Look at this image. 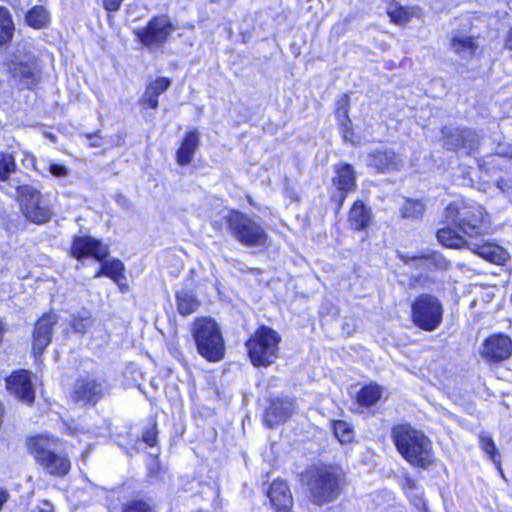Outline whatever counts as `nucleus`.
<instances>
[{
    "mask_svg": "<svg viewBox=\"0 0 512 512\" xmlns=\"http://www.w3.org/2000/svg\"><path fill=\"white\" fill-rule=\"evenodd\" d=\"M365 163L378 173L397 171L403 166V160L392 149L381 147L366 155Z\"/></svg>",
    "mask_w": 512,
    "mask_h": 512,
    "instance_id": "obj_18",
    "label": "nucleus"
},
{
    "mask_svg": "<svg viewBox=\"0 0 512 512\" xmlns=\"http://www.w3.org/2000/svg\"><path fill=\"white\" fill-rule=\"evenodd\" d=\"M497 186H498L501 190H503V191H504V190H505V187L507 186V184H506V182H505V181H503V180H499V181L497 182Z\"/></svg>",
    "mask_w": 512,
    "mask_h": 512,
    "instance_id": "obj_53",
    "label": "nucleus"
},
{
    "mask_svg": "<svg viewBox=\"0 0 512 512\" xmlns=\"http://www.w3.org/2000/svg\"><path fill=\"white\" fill-rule=\"evenodd\" d=\"M58 322L55 313L44 314L37 320L33 331V352L35 355L43 353L52 340L53 327Z\"/></svg>",
    "mask_w": 512,
    "mask_h": 512,
    "instance_id": "obj_20",
    "label": "nucleus"
},
{
    "mask_svg": "<svg viewBox=\"0 0 512 512\" xmlns=\"http://www.w3.org/2000/svg\"><path fill=\"white\" fill-rule=\"evenodd\" d=\"M437 239L443 246L448 248L465 247L494 264H503L508 258V253L501 246L485 242L481 237L465 239L464 236L458 234L454 229L449 227L439 229L437 232Z\"/></svg>",
    "mask_w": 512,
    "mask_h": 512,
    "instance_id": "obj_4",
    "label": "nucleus"
},
{
    "mask_svg": "<svg viewBox=\"0 0 512 512\" xmlns=\"http://www.w3.org/2000/svg\"><path fill=\"white\" fill-rule=\"evenodd\" d=\"M192 336L197 352L209 362L224 358L225 343L218 324L211 318H198L192 325Z\"/></svg>",
    "mask_w": 512,
    "mask_h": 512,
    "instance_id": "obj_5",
    "label": "nucleus"
},
{
    "mask_svg": "<svg viewBox=\"0 0 512 512\" xmlns=\"http://www.w3.org/2000/svg\"><path fill=\"white\" fill-rule=\"evenodd\" d=\"M300 482L307 488L309 501L323 506L334 502L340 496L345 478L341 468L313 465L300 474Z\"/></svg>",
    "mask_w": 512,
    "mask_h": 512,
    "instance_id": "obj_1",
    "label": "nucleus"
},
{
    "mask_svg": "<svg viewBox=\"0 0 512 512\" xmlns=\"http://www.w3.org/2000/svg\"><path fill=\"white\" fill-rule=\"evenodd\" d=\"M405 483L411 489H415L416 488V482L414 480L410 479V478H406L405 479Z\"/></svg>",
    "mask_w": 512,
    "mask_h": 512,
    "instance_id": "obj_51",
    "label": "nucleus"
},
{
    "mask_svg": "<svg viewBox=\"0 0 512 512\" xmlns=\"http://www.w3.org/2000/svg\"><path fill=\"white\" fill-rule=\"evenodd\" d=\"M200 145V133L197 129L186 132L179 149L176 152V161L180 166H187L193 160L194 154Z\"/></svg>",
    "mask_w": 512,
    "mask_h": 512,
    "instance_id": "obj_23",
    "label": "nucleus"
},
{
    "mask_svg": "<svg viewBox=\"0 0 512 512\" xmlns=\"http://www.w3.org/2000/svg\"><path fill=\"white\" fill-rule=\"evenodd\" d=\"M294 411V404L288 399L273 400L267 408L264 421L270 428L285 422L291 417Z\"/></svg>",
    "mask_w": 512,
    "mask_h": 512,
    "instance_id": "obj_21",
    "label": "nucleus"
},
{
    "mask_svg": "<svg viewBox=\"0 0 512 512\" xmlns=\"http://www.w3.org/2000/svg\"><path fill=\"white\" fill-rule=\"evenodd\" d=\"M333 431L335 437L342 443H350L354 439V430L352 426L343 420H337L334 421L333 424Z\"/></svg>",
    "mask_w": 512,
    "mask_h": 512,
    "instance_id": "obj_33",
    "label": "nucleus"
},
{
    "mask_svg": "<svg viewBox=\"0 0 512 512\" xmlns=\"http://www.w3.org/2000/svg\"><path fill=\"white\" fill-rule=\"evenodd\" d=\"M7 70L13 82L22 88L30 89L38 82V61L31 52L16 49L7 62Z\"/></svg>",
    "mask_w": 512,
    "mask_h": 512,
    "instance_id": "obj_11",
    "label": "nucleus"
},
{
    "mask_svg": "<svg viewBox=\"0 0 512 512\" xmlns=\"http://www.w3.org/2000/svg\"><path fill=\"white\" fill-rule=\"evenodd\" d=\"M480 446L485 451V453L489 456V458L496 464H500V461L497 459L499 457V454L497 452L496 446L494 441L486 436L481 435L479 437Z\"/></svg>",
    "mask_w": 512,
    "mask_h": 512,
    "instance_id": "obj_38",
    "label": "nucleus"
},
{
    "mask_svg": "<svg viewBox=\"0 0 512 512\" xmlns=\"http://www.w3.org/2000/svg\"><path fill=\"white\" fill-rule=\"evenodd\" d=\"M25 22L34 29H42L49 22V13L43 6H34L26 13Z\"/></svg>",
    "mask_w": 512,
    "mask_h": 512,
    "instance_id": "obj_31",
    "label": "nucleus"
},
{
    "mask_svg": "<svg viewBox=\"0 0 512 512\" xmlns=\"http://www.w3.org/2000/svg\"><path fill=\"white\" fill-rule=\"evenodd\" d=\"M171 85V80L166 77H158L151 82L145 89L141 98V103L146 108L156 109L158 107V97L165 92Z\"/></svg>",
    "mask_w": 512,
    "mask_h": 512,
    "instance_id": "obj_24",
    "label": "nucleus"
},
{
    "mask_svg": "<svg viewBox=\"0 0 512 512\" xmlns=\"http://www.w3.org/2000/svg\"><path fill=\"white\" fill-rule=\"evenodd\" d=\"M383 388L376 384L370 383L362 387L357 394V402L362 406L375 405L382 397Z\"/></svg>",
    "mask_w": 512,
    "mask_h": 512,
    "instance_id": "obj_29",
    "label": "nucleus"
},
{
    "mask_svg": "<svg viewBox=\"0 0 512 512\" xmlns=\"http://www.w3.org/2000/svg\"><path fill=\"white\" fill-rule=\"evenodd\" d=\"M104 267L106 271L105 276L111 278L115 282H118L121 278H123L124 264L118 260L114 259L111 261H107L104 263Z\"/></svg>",
    "mask_w": 512,
    "mask_h": 512,
    "instance_id": "obj_36",
    "label": "nucleus"
},
{
    "mask_svg": "<svg viewBox=\"0 0 512 512\" xmlns=\"http://www.w3.org/2000/svg\"><path fill=\"white\" fill-rule=\"evenodd\" d=\"M497 155H501V156H512V147L510 148V151H509V152L498 151V152H497Z\"/></svg>",
    "mask_w": 512,
    "mask_h": 512,
    "instance_id": "obj_54",
    "label": "nucleus"
},
{
    "mask_svg": "<svg viewBox=\"0 0 512 512\" xmlns=\"http://www.w3.org/2000/svg\"><path fill=\"white\" fill-rule=\"evenodd\" d=\"M388 15L392 22L398 25H403L411 19L412 12L404 7H396L393 10H389Z\"/></svg>",
    "mask_w": 512,
    "mask_h": 512,
    "instance_id": "obj_39",
    "label": "nucleus"
},
{
    "mask_svg": "<svg viewBox=\"0 0 512 512\" xmlns=\"http://www.w3.org/2000/svg\"><path fill=\"white\" fill-rule=\"evenodd\" d=\"M398 258L405 264L420 272L444 270L449 262L437 251L425 250L419 254L398 252Z\"/></svg>",
    "mask_w": 512,
    "mask_h": 512,
    "instance_id": "obj_15",
    "label": "nucleus"
},
{
    "mask_svg": "<svg viewBox=\"0 0 512 512\" xmlns=\"http://www.w3.org/2000/svg\"><path fill=\"white\" fill-rule=\"evenodd\" d=\"M160 470V464L157 458H152L148 463V472L150 477H156Z\"/></svg>",
    "mask_w": 512,
    "mask_h": 512,
    "instance_id": "obj_45",
    "label": "nucleus"
},
{
    "mask_svg": "<svg viewBox=\"0 0 512 512\" xmlns=\"http://www.w3.org/2000/svg\"><path fill=\"white\" fill-rule=\"evenodd\" d=\"M342 134H343V139L347 142H351L353 143V132H352V128H351V124H347V127H342Z\"/></svg>",
    "mask_w": 512,
    "mask_h": 512,
    "instance_id": "obj_48",
    "label": "nucleus"
},
{
    "mask_svg": "<svg viewBox=\"0 0 512 512\" xmlns=\"http://www.w3.org/2000/svg\"><path fill=\"white\" fill-rule=\"evenodd\" d=\"M33 512H53V505L48 501H43Z\"/></svg>",
    "mask_w": 512,
    "mask_h": 512,
    "instance_id": "obj_47",
    "label": "nucleus"
},
{
    "mask_svg": "<svg viewBox=\"0 0 512 512\" xmlns=\"http://www.w3.org/2000/svg\"><path fill=\"white\" fill-rule=\"evenodd\" d=\"M480 355L488 362H502L512 355V340L504 334L492 335L483 342Z\"/></svg>",
    "mask_w": 512,
    "mask_h": 512,
    "instance_id": "obj_17",
    "label": "nucleus"
},
{
    "mask_svg": "<svg viewBox=\"0 0 512 512\" xmlns=\"http://www.w3.org/2000/svg\"><path fill=\"white\" fill-rule=\"evenodd\" d=\"M445 217L466 236L465 239L482 237L488 232L484 209L479 205L454 202L447 206Z\"/></svg>",
    "mask_w": 512,
    "mask_h": 512,
    "instance_id": "obj_6",
    "label": "nucleus"
},
{
    "mask_svg": "<svg viewBox=\"0 0 512 512\" xmlns=\"http://www.w3.org/2000/svg\"><path fill=\"white\" fill-rule=\"evenodd\" d=\"M7 193H8V194H11V195L13 194V193H12V190H7Z\"/></svg>",
    "mask_w": 512,
    "mask_h": 512,
    "instance_id": "obj_55",
    "label": "nucleus"
},
{
    "mask_svg": "<svg viewBox=\"0 0 512 512\" xmlns=\"http://www.w3.org/2000/svg\"><path fill=\"white\" fill-rule=\"evenodd\" d=\"M279 334L268 326L259 327L247 340L246 347L251 363L255 367H267L278 357Z\"/></svg>",
    "mask_w": 512,
    "mask_h": 512,
    "instance_id": "obj_9",
    "label": "nucleus"
},
{
    "mask_svg": "<svg viewBox=\"0 0 512 512\" xmlns=\"http://www.w3.org/2000/svg\"><path fill=\"white\" fill-rule=\"evenodd\" d=\"M11 189L14 190L16 201L24 218L31 223L41 225L52 217V209L43 194L34 186L22 184L13 180Z\"/></svg>",
    "mask_w": 512,
    "mask_h": 512,
    "instance_id": "obj_7",
    "label": "nucleus"
},
{
    "mask_svg": "<svg viewBox=\"0 0 512 512\" xmlns=\"http://www.w3.org/2000/svg\"><path fill=\"white\" fill-rule=\"evenodd\" d=\"M371 218V209L362 201H356L349 211L348 221L353 229L361 231L370 225Z\"/></svg>",
    "mask_w": 512,
    "mask_h": 512,
    "instance_id": "obj_27",
    "label": "nucleus"
},
{
    "mask_svg": "<svg viewBox=\"0 0 512 512\" xmlns=\"http://www.w3.org/2000/svg\"><path fill=\"white\" fill-rule=\"evenodd\" d=\"M506 47L512 50V28L508 32V36L506 39Z\"/></svg>",
    "mask_w": 512,
    "mask_h": 512,
    "instance_id": "obj_50",
    "label": "nucleus"
},
{
    "mask_svg": "<svg viewBox=\"0 0 512 512\" xmlns=\"http://www.w3.org/2000/svg\"><path fill=\"white\" fill-rule=\"evenodd\" d=\"M441 142L448 151H462L471 155L479 148L480 136L471 128L444 126L441 129Z\"/></svg>",
    "mask_w": 512,
    "mask_h": 512,
    "instance_id": "obj_13",
    "label": "nucleus"
},
{
    "mask_svg": "<svg viewBox=\"0 0 512 512\" xmlns=\"http://www.w3.org/2000/svg\"><path fill=\"white\" fill-rule=\"evenodd\" d=\"M336 189L351 190L356 188L355 170L348 163H340L335 166V176L332 179Z\"/></svg>",
    "mask_w": 512,
    "mask_h": 512,
    "instance_id": "obj_26",
    "label": "nucleus"
},
{
    "mask_svg": "<svg viewBox=\"0 0 512 512\" xmlns=\"http://www.w3.org/2000/svg\"><path fill=\"white\" fill-rule=\"evenodd\" d=\"M48 169L55 177H65L68 175V168L62 164L50 163Z\"/></svg>",
    "mask_w": 512,
    "mask_h": 512,
    "instance_id": "obj_42",
    "label": "nucleus"
},
{
    "mask_svg": "<svg viewBox=\"0 0 512 512\" xmlns=\"http://www.w3.org/2000/svg\"><path fill=\"white\" fill-rule=\"evenodd\" d=\"M337 191L332 194L331 200L336 203V211H339L346 199V196L351 190H341L336 189Z\"/></svg>",
    "mask_w": 512,
    "mask_h": 512,
    "instance_id": "obj_41",
    "label": "nucleus"
},
{
    "mask_svg": "<svg viewBox=\"0 0 512 512\" xmlns=\"http://www.w3.org/2000/svg\"><path fill=\"white\" fill-rule=\"evenodd\" d=\"M85 136H86L87 140L89 141L90 147H100L102 145L99 131L96 133H92V134H86Z\"/></svg>",
    "mask_w": 512,
    "mask_h": 512,
    "instance_id": "obj_46",
    "label": "nucleus"
},
{
    "mask_svg": "<svg viewBox=\"0 0 512 512\" xmlns=\"http://www.w3.org/2000/svg\"><path fill=\"white\" fill-rule=\"evenodd\" d=\"M413 323L424 331H434L443 318V306L440 300L431 294H421L411 306Z\"/></svg>",
    "mask_w": 512,
    "mask_h": 512,
    "instance_id": "obj_12",
    "label": "nucleus"
},
{
    "mask_svg": "<svg viewBox=\"0 0 512 512\" xmlns=\"http://www.w3.org/2000/svg\"><path fill=\"white\" fill-rule=\"evenodd\" d=\"M71 254L78 260L91 256L102 261L109 255V248L91 236H76L72 242Z\"/></svg>",
    "mask_w": 512,
    "mask_h": 512,
    "instance_id": "obj_19",
    "label": "nucleus"
},
{
    "mask_svg": "<svg viewBox=\"0 0 512 512\" xmlns=\"http://www.w3.org/2000/svg\"><path fill=\"white\" fill-rule=\"evenodd\" d=\"M394 443L411 465L427 469L433 463L432 443L421 431L400 425L392 432Z\"/></svg>",
    "mask_w": 512,
    "mask_h": 512,
    "instance_id": "obj_2",
    "label": "nucleus"
},
{
    "mask_svg": "<svg viewBox=\"0 0 512 512\" xmlns=\"http://www.w3.org/2000/svg\"><path fill=\"white\" fill-rule=\"evenodd\" d=\"M229 234L246 247H264L268 234L261 223L237 210H231L224 217Z\"/></svg>",
    "mask_w": 512,
    "mask_h": 512,
    "instance_id": "obj_8",
    "label": "nucleus"
},
{
    "mask_svg": "<svg viewBox=\"0 0 512 512\" xmlns=\"http://www.w3.org/2000/svg\"><path fill=\"white\" fill-rule=\"evenodd\" d=\"M109 390L110 386L103 377L95 373H86L74 381L70 397L80 406H95Z\"/></svg>",
    "mask_w": 512,
    "mask_h": 512,
    "instance_id": "obj_10",
    "label": "nucleus"
},
{
    "mask_svg": "<svg viewBox=\"0 0 512 512\" xmlns=\"http://www.w3.org/2000/svg\"><path fill=\"white\" fill-rule=\"evenodd\" d=\"M268 497L277 512H290L293 498L286 482L274 481L268 491Z\"/></svg>",
    "mask_w": 512,
    "mask_h": 512,
    "instance_id": "obj_22",
    "label": "nucleus"
},
{
    "mask_svg": "<svg viewBox=\"0 0 512 512\" xmlns=\"http://www.w3.org/2000/svg\"><path fill=\"white\" fill-rule=\"evenodd\" d=\"M9 493L0 487V511L2 510L3 505L8 501Z\"/></svg>",
    "mask_w": 512,
    "mask_h": 512,
    "instance_id": "obj_49",
    "label": "nucleus"
},
{
    "mask_svg": "<svg viewBox=\"0 0 512 512\" xmlns=\"http://www.w3.org/2000/svg\"><path fill=\"white\" fill-rule=\"evenodd\" d=\"M176 304L179 314L188 316L196 312L200 302L192 291L183 289L176 292Z\"/></svg>",
    "mask_w": 512,
    "mask_h": 512,
    "instance_id": "obj_28",
    "label": "nucleus"
},
{
    "mask_svg": "<svg viewBox=\"0 0 512 512\" xmlns=\"http://www.w3.org/2000/svg\"><path fill=\"white\" fill-rule=\"evenodd\" d=\"M93 320L89 315L75 316L71 320V327L77 333H85L91 327Z\"/></svg>",
    "mask_w": 512,
    "mask_h": 512,
    "instance_id": "obj_40",
    "label": "nucleus"
},
{
    "mask_svg": "<svg viewBox=\"0 0 512 512\" xmlns=\"http://www.w3.org/2000/svg\"><path fill=\"white\" fill-rule=\"evenodd\" d=\"M173 31L169 18L162 15L153 17L144 28L136 29L134 34L143 46L155 49L166 43Z\"/></svg>",
    "mask_w": 512,
    "mask_h": 512,
    "instance_id": "obj_14",
    "label": "nucleus"
},
{
    "mask_svg": "<svg viewBox=\"0 0 512 512\" xmlns=\"http://www.w3.org/2000/svg\"><path fill=\"white\" fill-rule=\"evenodd\" d=\"M123 0H103L104 8L109 12H116L120 9Z\"/></svg>",
    "mask_w": 512,
    "mask_h": 512,
    "instance_id": "obj_44",
    "label": "nucleus"
},
{
    "mask_svg": "<svg viewBox=\"0 0 512 512\" xmlns=\"http://www.w3.org/2000/svg\"><path fill=\"white\" fill-rule=\"evenodd\" d=\"M16 171V162L14 156L10 153H0V180L5 181L10 179V174ZM17 178H11L8 185L11 187V183L14 184L13 180Z\"/></svg>",
    "mask_w": 512,
    "mask_h": 512,
    "instance_id": "obj_32",
    "label": "nucleus"
},
{
    "mask_svg": "<svg viewBox=\"0 0 512 512\" xmlns=\"http://www.w3.org/2000/svg\"><path fill=\"white\" fill-rule=\"evenodd\" d=\"M450 47L459 56L466 58L472 56L478 47L472 36L460 31L451 33Z\"/></svg>",
    "mask_w": 512,
    "mask_h": 512,
    "instance_id": "obj_25",
    "label": "nucleus"
},
{
    "mask_svg": "<svg viewBox=\"0 0 512 512\" xmlns=\"http://www.w3.org/2000/svg\"><path fill=\"white\" fill-rule=\"evenodd\" d=\"M122 512H154L150 502L140 498L128 501L122 507Z\"/></svg>",
    "mask_w": 512,
    "mask_h": 512,
    "instance_id": "obj_37",
    "label": "nucleus"
},
{
    "mask_svg": "<svg viewBox=\"0 0 512 512\" xmlns=\"http://www.w3.org/2000/svg\"><path fill=\"white\" fill-rule=\"evenodd\" d=\"M6 388L10 394L20 401L31 405L35 400V390L31 380V374L27 370L13 372L5 379Z\"/></svg>",
    "mask_w": 512,
    "mask_h": 512,
    "instance_id": "obj_16",
    "label": "nucleus"
},
{
    "mask_svg": "<svg viewBox=\"0 0 512 512\" xmlns=\"http://www.w3.org/2000/svg\"><path fill=\"white\" fill-rule=\"evenodd\" d=\"M424 212V204L421 201L407 199L401 208V215L407 219H419Z\"/></svg>",
    "mask_w": 512,
    "mask_h": 512,
    "instance_id": "obj_34",
    "label": "nucleus"
},
{
    "mask_svg": "<svg viewBox=\"0 0 512 512\" xmlns=\"http://www.w3.org/2000/svg\"><path fill=\"white\" fill-rule=\"evenodd\" d=\"M14 23L9 10L0 7V46L8 44L14 35Z\"/></svg>",
    "mask_w": 512,
    "mask_h": 512,
    "instance_id": "obj_30",
    "label": "nucleus"
},
{
    "mask_svg": "<svg viewBox=\"0 0 512 512\" xmlns=\"http://www.w3.org/2000/svg\"><path fill=\"white\" fill-rule=\"evenodd\" d=\"M29 450L43 470L53 476H65L71 467L66 453L60 449L58 439L38 436L28 442Z\"/></svg>",
    "mask_w": 512,
    "mask_h": 512,
    "instance_id": "obj_3",
    "label": "nucleus"
},
{
    "mask_svg": "<svg viewBox=\"0 0 512 512\" xmlns=\"http://www.w3.org/2000/svg\"><path fill=\"white\" fill-rule=\"evenodd\" d=\"M143 441L149 446H154L157 442V430L156 425H153L151 428L147 429L143 433Z\"/></svg>",
    "mask_w": 512,
    "mask_h": 512,
    "instance_id": "obj_43",
    "label": "nucleus"
},
{
    "mask_svg": "<svg viewBox=\"0 0 512 512\" xmlns=\"http://www.w3.org/2000/svg\"><path fill=\"white\" fill-rule=\"evenodd\" d=\"M103 271H106L105 267H104V264L101 266L100 270L94 275V278H98V277H100L102 275L105 276V273Z\"/></svg>",
    "mask_w": 512,
    "mask_h": 512,
    "instance_id": "obj_52",
    "label": "nucleus"
},
{
    "mask_svg": "<svg viewBox=\"0 0 512 512\" xmlns=\"http://www.w3.org/2000/svg\"><path fill=\"white\" fill-rule=\"evenodd\" d=\"M349 96L347 94H343L338 100H337V109H336V115L340 122V125L342 127H347V124H351V120L348 116V109H349Z\"/></svg>",
    "mask_w": 512,
    "mask_h": 512,
    "instance_id": "obj_35",
    "label": "nucleus"
}]
</instances>
